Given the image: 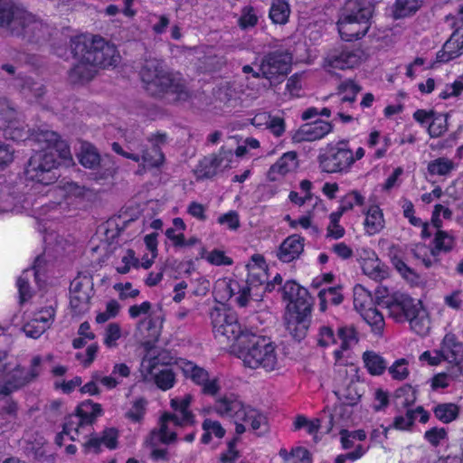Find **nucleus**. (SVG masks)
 I'll return each mask as SVG.
<instances>
[{"instance_id": "nucleus-1", "label": "nucleus", "mask_w": 463, "mask_h": 463, "mask_svg": "<svg viewBox=\"0 0 463 463\" xmlns=\"http://www.w3.org/2000/svg\"><path fill=\"white\" fill-rule=\"evenodd\" d=\"M39 140L46 142V147L31 157L25 175L28 180L49 185L57 179L55 169L60 165L59 159L71 160V151L68 145L53 131L41 133Z\"/></svg>"}, {"instance_id": "nucleus-2", "label": "nucleus", "mask_w": 463, "mask_h": 463, "mask_svg": "<svg viewBox=\"0 0 463 463\" xmlns=\"http://www.w3.org/2000/svg\"><path fill=\"white\" fill-rule=\"evenodd\" d=\"M241 343L236 350V355L245 366L251 369L261 368L266 372L281 367L283 355L269 338L251 333L244 336Z\"/></svg>"}, {"instance_id": "nucleus-3", "label": "nucleus", "mask_w": 463, "mask_h": 463, "mask_svg": "<svg viewBox=\"0 0 463 463\" xmlns=\"http://www.w3.org/2000/svg\"><path fill=\"white\" fill-rule=\"evenodd\" d=\"M389 316L397 323L408 322L411 330L420 336L427 335L431 328L430 311L420 299L404 294H395L385 301Z\"/></svg>"}, {"instance_id": "nucleus-4", "label": "nucleus", "mask_w": 463, "mask_h": 463, "mask_svg": "<svg viewBox=\"0 0 463 463\" xmlns=\"http://www.w3.org/2000/svg\"><path fill=\"white\" fill-rule=\"evenodd\" d=\"M284 298L288 301L285 314L288 332L298 340L305 337L310 325L311 301L307 290L294 281L283 287Z\"/></svg>"}, {"instance_id": "nucleus-5", "label": "nucleus", "mask_w": 463, "mask_h": 463, "mask_svg": "<svg viewBox=\"0 0 463 463\" xmlns=\"http://www.w3.org/2000/svg\"><path fill=\"white\" fill-rule=\"evenodd\" d=\"M149 145H143L139 135H127L126 147L119 144L113 143L112 149L118 155L138 163L144 169L160 167L165 156L161 146L166 143L165 134H157L148 139Z\"/></svg>"}, {"instance_id": "nucleus-6", "label": "nucleus", "mask_w": 463, "mask_h": 463, "mask_svg": "<svg viewBox=\"0 0 463 463\" xmlns=\"http://www.w3.org/2000/svg\"><path fill=\"white\" fill-rule=\"evenodd\" d=\"M140 77L146 89L153 95L171 92L177 94L179 99L187 97L184 84L160 60L146 59L140 70Z\"/></svg>"}, {"instance_id": "nucleus-7", "label": "nucleus", "mask_w": 463, "mask_h": 463, "mask_svg": "<svg viewBox=\"0 0 463 463\" xmlns=\"http://www.w3.org/2000/svg\"><path fill=\"white\" fill-rule=\"evenodd\" d=\"M214 411L222 417L234 420L237 434L244 433L248 428L254 431L266 430V417L257 409L243 404L234 396H226L218 400L214 405Z\"/></svg>"}, {"instance_id": "nucleus-8", "label": "nucleus", "mask_w": 463, "mask_h": 463, "mask_svg": "<svg viewBox=\"0 0 463 463\" xmlns=\"http://www.w3.org/2000/svg\"><path fill=\"white\" fill-rule=\"evenodd\" d=\"M373 12L369 2L349 1L337 22L341 38L352 42L364 37L371 26Z\"/></svg>"}, {"instance_id": "nucleus-9", "label": "nucleus", "mask_w": 463, "mask_h": 463, "mask_svg": "<svg viewBox=\"0 0 463 463\" xmlns=\"http://www.w3.org/2000/svg\"><path fill=\"white\" fill-rule=\"evenodd\" d=\"M364 155L365 151L363 147L360 146L354 152L350 147L349 141L342 139L327 144L321 150L318 162L323 172L345 175Z\"/></svg>"}, {"instance_id": "nucleus-10", "label": "nucleus", "mask_w": 463, "mask_h": 463, "mask_svg": "<svg viewBox=\"0 0 463 463\" xmlns=\"http://www.w3.org/2000/svg\"><path fill=\"white\" fill-rule=\"evenodd\" d=\"M76 52L85 51V59L97 67L109 68L116 66L120 60L119 52L114 44L98 36H78L73 41Z\"/></svg>"}, {"instance_id": "nucleus-11", "label": "nucleus", "mask_w": 463, "mask_h": 463, "mask_svg": "<svg viewBox=\"0 0 463 463\" xmlns=\"http://www.w3.org/2000/svg\"><path fill=\"white\" fill-rule=\"evenodd\" d=\"M0 26H7L15 34L34 36L47 29L43 21L26 10L15 7L7 0H0Z\"/></svg>"}, {"instance_id": "nucleus-12", "label": "nucleus", "mask_w": 463, "mask_h": 463, "mask_svg": "<svg viewBox=\"0 0 463 463\" xmlns=\"http://www.w3.org/2000/svg\"><path fill=\"white\" fill-rule=\"evenodd\" d=\"M268 279L266 269L257 268L248 271L246 284L241 287L236 280L222 279L215 283V292L222 300L236 296L240 307H246L250 299V292L259 286H263Z\"/></svg>"}, {"instance_id": "nucleus-13", "label": "nucleus", "mask_w": 463, "mask_h": 463, "mask_svg": "<svg viewBox=\"0 0 463 463\" xmlns=\"http://www.w3.org/2000/svg\"><path fill=\"white\" fill-rule=\"evenodd\" d=\"M43 358L34 355L28 367L11 363L0 381V394L7 396L33 383L42 372Z\"/></svg>"}, {"instance_id": "nucleus-14", "label": "nucleus", "mask_w": 463, "mask_h": 463, "mask_svg": "<svg viewBox=\"0 0 463 463\" xmlns=\"http://www.w3.org/2000/svg\"><path fill=\"white\" fill-rule=\"evenodd\" d=\"M102 414L101 405L90 400L82 402L74 414L69 415L63 425L62 433L57 435L56 442L61 445L63 436H68L71 440H78L80 435L85 434L95 419Z\"/></svg>"}, {"instance_id": "nucleus-15", "label": "nucleus", "mask_w": 463, "mask_h": 463, "mask_svg": "<svg viewBox=\"0 0 463 463\" xmlns=\"http://www.w3.org/2000/svg\"><path fill=\"white\" fill-rule=\"evenodd\" d=\"M210 317L214 336L221 342H234L233 352L236 354V350L242 345V338L251 333L243 331L235 313L224 307H214Z\"/></svg>"}, {"instance_id": "nucleus-16", "label": "nucleus", "mask_w": 463, "mask_h": 463, "mask_svg": "<svg viewBox=\"0 0 463 463\" xmlns=\"http://www.w3.org/2000/svg\"><path fill=\"white\" fill-rule=\"evenodd\" d=\"M173 358L166 352L157 355H146L141 363V373L146 380H153L162 391H167L175 383V374L166 365L172 363Z\"/></svg>"}, {"instance_id": "nucleus-17", "label": "nucleus", "mask_w": 463, "mask_h": 463, "mask_svg": "<svg viewBox=\"0 0 463 463\" xmlns=\"http://www.w3.org/2000/svg\"><path fill=\"white\" fill-rule=\"evenodd\" d=\"M175 364L186 378L201 386L204 394L215 395L219 392L221 385L217 376L210 375L205 369L185 359L180 358Z\"/></svg>"}, {"instance_id": "nucleus-18", "label": "nucleus", "mask_w": 463, "mask_h": 463, "mask_svg": "<svg viewBox=\"0 0 463 463\" xmlns=\"http://www.w3.org/2000/svg\"><path fill=\"white\" fill-rule=\"evenodd\" d=\"M363 60V52L355 49H335L324 59L323 68L333 72L334 70H347L358 66Z\"/></svg>"}, {"instance_id": "nucleus-19", "label": "nucleus", "mask_w": 463, "mask_h": 463, "mask_svg": "<svg viewBox=\"0 0 463 463\" xmlns=\"http://www.w3.org/2000/svg\"><path fill=\"white\" fill-rule=\"evenodd\" d=\"M93 284L91 279L84 277L71 281L70 288V306L76 315L83 314L90 308Z\"/></svg>"}, {"instance_id": "nucleus-20", "label": "nucleus", "mask_w": 463, "mask_h": 463, "mask_svg": "<svg viewBox=\"0 0 463 463\" xmlns=\"http://www.w3.org/2000/svg\"><path fill=\"white\" fill-rule=\"evenodd\" d=\"M357 257L364 274L370 279L381 281L389 276L388 267L381 261L373 249L369 247L359 248Z\"/></svg>"}, {"instance_id": "nucleus-21", "label": "nucleus", "mask_w": 463, "mask_h": 463, "mask_svg": "<svg viewBox=\"0 0 463 463\" xmlns=\"http://www.w3.org/2000/svg\"><path fill=\"white\" fill-rule=\"evenodd\" d=\"M180 427L179 422L169 412H165L159 419L158 428L154 429L148 437L146 439L145 443L151 446L158 445L159 443L170 444L177 439L176 429Z\"/></svg>"}, {"instance_id": "nucleus-22", "label": "nucleus", "mask_w": 463, "mask_h": 463, "mask_svg": "<svg viewBox=\"0 0 463 463\" xmlns=\"http://www.w3.org/2000/svg\"><path fill=\"white\" fill-rule=\"evenodd\" d=\"M292 58L288 52H273L261 62L260 71L263 77L271 80L277 76H284L290 71Z\"/></svg>"}, {"instance_id": "nucleus-23", "label": "nucleus", "mask_w": 463, "mask_h": 463, "mask_svg": "<svg viewBox=\"0 0 463 463\" xmlns=\"http://www.w3.org/2000/svg\"><path fill=\"white\" fill-rule=\"evenodd\" d=\"M54 315L55 311L52 306L35 312L23 326L25 335L33 339L39 338L52 326Z\"/></svg>"}, {"instance_id": "nucleus-24", "label": "nucleus", "mask_w": 463, "mask_h": 463, "mask_svg": "<svg viewBox=\"0 0 463 463\" xmlns=\"http://www.w3.org/2000/svg\"><path fill=\"white\" fill-rule=\"evenodd\" d=\"M333 126L328 121L317 120L302 125L293 135L292 139L296 143L315 141L321 139L329 134Z\"/></svg>"}, {"instance_id": "nucleus-25", "label": "nucleus", "mask_w": 463, "mask_h": 463, "mask_svg": "<svg viewBox=\"0 0 463 463\" xmlns=\"http://www.w3.org/2000/svg\"><path fill=\"white\" fill-rule=\"evenodd\" d=\"M463 54V24L451 34L436 54V61L449 62Z\"/></svg>"}, {"instance_id": "nucleus-26", "label": "nucleus", "mask_w": 463, "mask_h": 463, "mask_svg": "<svg viewBox=\"0 0 463 463\" xmlns=\"http://www.w3.org/2000/svg\"><path fill=\"white\" fill-rule=\"evenodd\" d=\"M364 219L363 222L364 233L373 236L380 233L384 226L385 220L383 210L377 204H371L363 211Z\"/></svg>"}, {"instance_id": "nucleus-27", "label": "nucleus", "mask_w": 463, "mask_h": 463, "mask_svg": "<svg viewBox=\"0 0 463 463\" xmlns=\"http://www.w3.org/2000/svg\"><path fill=\"white\" fill-rule=\"evenodd\" d=\"M192 401L193 396L191 394H185L184 397H175L170 401V406L174 411V413L171 414L177 420L181 428L192 425L194 422V415L189 410Z\"/></svg>"}, {"instance_id": "nucleus-28", "label": "nucleus", "mask_w": 463, "mask_h": 463, "mask_svg": "<svg viewBox=\"0 0 463 463\" xmlns=\"http://www.w3.org/2000/svg\"><path fill=\"white\" fill-rule=\"evenodd\" d=\"M304 250V240L298 234L286 238L280 244L277 257L283 262L298 259Z\"/></svg>"}, {"instance_id": "nucleus-29", "label": "nucleus", "mask_w": 463, "mask_h": 463, "mask_svg": "<svg viewBox=\"0 0 463 463\" xmlns=\"http://www.w3.org/2000/svg\"><path fill=\"white\" fill-rule=\"evenodd\" d=\"M73 52L75 56H78L80 60L70 72L71 80L74 83H83L85 81L90 80L97 72V65H94V63H90L86 61L85 51L77 53L75 50V44H73Z\"/></svg>"}, {"instance_id": "nucleus-30", "label": "nucleus", "mask_w": 463, "mask_h": 463, "mask_svg": "<svg viewBox=\"0 0 463 463\" xmlns=\"http://www.w3.org/2000/svg\"><path fill=\"white\" fill-rule=\"evenodd\" d=\"M298 166V155L294 151L287 152L271 165L269 171V178L276 181L288 173L295 171Z\"/></svg>"}, {"instance_id": "nucleus-31", "label": "nucleus", "mask_w": 463, "mask_h": 463, "mask_svg": "<svg viewBox=\"0 0 463 463\" xmlns=\"http://www.w3.org/2000/svg\"><path fill=\"white\" fill-rule=\"evenodd\" d=\"M14 109L11 107L9 101L5 99H0V116L5 120H8V126L4 129V136L6 138L19 141L24 138V130L15 126V123L12 121L14 117Z\"/></svg>"}, {"instance_id": "nucleus-32", "label": "nucleus", "mask_w": 463, "mask_h": 463, "mask_svg": "<svg viewBox=\"0 0 463 463\" xmlns=\"http://www.w3.org/2000/svg\"><path fill=\"white\" fill-rule=\"evenodd\" d=\"M439 352L443 360L451 364H459L463 359V347L452 334L444 336Z\"/></svg>"}, {"instance_id": "nucleus-33", "label": "nucleus", "mask_w": 463, "mask_h": 463, "mask_svg": "<svg viewBox=\"0 0 463 463\" xmlns=\"http://www.w3.org/2000/svg\"><path fill=\"white\" fill-rule=\"evenodd\" d=\"M118 430L114 428H109L104 430L101 436L96 435L90 438L85 446L89 450L95 453L99 452L102 446L109 449H114L118 444Z\"/></svg>"}, {"instance_id": "nucleus-34", "label": "nucleus", "mask_w": 463, "mask_h": 463, "mask_svg": "<svg viewBox=\"0 0 463 463\" xmlns=\"http://www.w3.org/2000/svg\"><path fill=\"white\" fill-rule=\"evenodd\" d=\"M162 326L163 324L159 317L149 316L137 323V329L146 343L151 344L158 340Z\"/></svg>"}, {"instance_id": "nucleus-35", "label": "nucleus", "mask_w": 463, "mask_h": 463, "mask_svg": "<svg viewBox=\"0 0 463 463\" xmlns=\"http://www.w3.org/2000/svg\"><path fill=\"white\" fill-rule=\"evenodd\" d=\"M338 336L341 340V345L340 348L334 351L335 363L341 362L344 358V353L354 346L358 342L357 334L352 327L341 328L338 332Z\"/></svg>"}, {"instance_id": "nucleus-36", "label": "nucleus", "mask_w": 463, "mask_h": 463, "mask_svg": "<svg viewBox=\"0 0 463 463\" xmlns=\"http://www.w3.org/2000/svg\"><path fill=\"white\" fill-rule=\"evenodd\" d=\"M202 430L203 433L201 437V442L203 444H209L213 439H222L226 432L218 420L210 418L203 420L202 423Z\"/></svg>"}, {"instance_id": "nucleus-37", "label": "nucleus", "mask_w": 463, "mask_h": 463, "mask_svg": "<svg viewBox=\"0 0 463 463\" xmlns=\"http://www.w3.org/2000/svg\"><path fill=\"white\" fill-rule=\"evenodd\" d=\"M457 169V165L449 158L441 156L431 160L427 166L430 175L448 176Z\"/></svg>"}, {"instance_id": "nucleus-38", "label": "nucleus", "mask_w": 463, "mask_h": 463, "mask_svg": "<svg viewBox=\"0 0 463 463\" xmlns=\"http://www.w3.org/2000/svg\"><path fill=\"white\" fill-rule=\"evenodd\" d=\"M290 8L286 0H273L269 9V18L274 24H285L289 17Z\"/></svg>"}, {"instance_id": "nucleus-39", "label": "nucleus", "mask_w": 463, "mask_h": 463, "mask_svg": "<svg viewBox=\"0 0 463 463\" xmlns=\"http://www.w3.org/2000/svg\"><path fill=\"white\" fill-rule=\"evenodd\" d=\"M434 251L436 255L439 252H449L453 250L456 245V238L452 232L439 230L434 236Z\"/></svg>"}, {"instance_id": "nucleus-40", "label": "nucleus", "mask_w": 463, "mask_h": 463, "mask_svg": "<svg viewBox=\"0 0 463 463\" xmlns=\"http://www.w3.org/2000/svg\"><path fill=\"white\" fill-rule=\"evenodd\" d=\"M363 360L368 372L373 375H381L386 369L384 359L375 352H364Z\"/></svg>"}, {"instance_id": "nucleus-41", "label": "nucleus", "mask_w": 463, "mask_h": 463, "mask_svg": "<svg viewBox=\"0 0 463 463\" xmlns=\"http://www.w3.org/2000/svg\"><path fill=\"white\" fill-rule=\"evenodd\" d=\"M78 157L80 163L87 168H93L99 163V155L96 148L90 143H82L80 145Z\"/></svg>"}, {"instance_id": "nucleus-42", "label": "nucleus", "mask_w": 463, "mask_h": 463, "mask_svg": "<svg viewBox=\"0 0 463 463\" xmlns=\"http://www.w3.org/2000/svg\"><path fill=\"white\" fill-rule=\"evenodd\" d=\"M375 335H381L384 328L383 316L373 307L360 314Z\"/></svg>"}, {"instance_id": "nucleus-43", "label": "nucleus", "mask_w": 463, "mask_h": 463, "mask_svg": "<svg viewBox=\"0 0 463 463\" xmlns=\"http://www.w3.org/2000/svg\"><path fill=\"white\" fill-rule=\"evenodd\" d=\"M411 253L420 260L425 267L430 268L437 261V255L433 248L423 243H416L411 247Z\"/></svg>"}, {"instance_id": "nucleus-44", "label": "nucleus", "mask_w": 463, "mask_h": 463, "mask_svg": "<svg viewBox=\"0 0 463 463\" xmlns=\"http://www.w3.org/2000/svg\"><path fill=\"white\" fill-rule=\"evenodd\" d=\"M433 412L439 420L449 423L458 418L459 409L454 403H440L434 407Z\"/></svg>"}, {"instance_id": "nucleus-45", "label": "nucleus", "mask_w": 463, "mask_h": 463, "mask_svg": "<svg viewBox=\"0 0 463 463\" xmlns=\"http://www.w3.org/2000/svg\"><path fill=\"white\" fill-rule=\"evenodd\" d=\"M354 305L360 314L374 307L371 293L361 286L354 288Z\"/></svg>"}, {"instance_id": "nucleus-46", "label": "nucleus", "mask_w": 463, "mask_h": 463, "mask_svg": "<svg viewBox=\"0 0 463 463\" xmlns=\"http://www.w3.org/2000/svg\"><path fill=\"white\" fill-rule=\"evenodd\" d=\"M219 173L213 155L203 157L194 168L198 179L211 178Z\"/></svg>"}, {"instance_id": "nucleus-47", "label": "nucleus", "mask_w": 463, "mask_h": 463, "mask_svg": "<svg viewBox=\"0 0 463 463\" xmlns=\"http://www.w3.org/2000/svg\"><path fill=\"white\" fill-rule=\"evenodd\" d=\"M121 336V326L117 322L109 323L104 328L103 344L108 348H115L118 346V341Z\"/></svg>"}, {"instance_id": "nucleus-48", "label": "nucleus", "mask_w": 463, "mask_h": 463, "mask_svg": "<svg viewBox=\"0 0 463 463\" xmlns=\"http://www.w3.org/2000/svg\"><path fill=\"white\" fill-rule=\"evenodd\" d=\"M35 269L36 266L34 265L32 269L24 270L22 275L17 279V287L21 302L27 300L31 297L29 289V279L33 276L36 280L38 279V271L35 270Z\"/></svg>"}, {"instance_id": "nucleus-49", "label": "nucleus", "mask_w": 463, "mask_h": 463, "mask_svg": "<svg viewBox=\"0 0 463 463\" xmlns=\"http://www.w3.org/2000/svg\"><path fill=\"white\" fill-rule=\"evenodd\" d=\"M343 214L337 210L329 214V222L326 227V237L338 240L345 236V230L340 224V219Z\"/></svg>"}, {"instance_id": "nucleus-50", "label": "nucleus", "mask_w": 463, "mask_h": 463, "mask_svg": "<svg viewBox=\"0 0 463 463\" xmlns=\"http://www.w3.org/2000/svg\"><path fill=\"white\" fill-rule=\"evenodd\" d=\"M420 0H396L394 18H403L414 14L420 8Z\"/></svg>"}, {"instance_id": "nucleus-51", "label": "nucleus", "mask_w": 463, "mask_h": 463, "mask_svg": "<svg viewBox=\"0 0 463 463\" xmlns=\"http://www.w3.org/2000/svg\"><path fill=\"white\" fill-rule=\"evenodd\" d=\"M121 306L116 299H110L106 303L105 309L99 311L95 317L97 324H104L115 317H117L120 312Z\"/></svg>"}, {"instance_id": "nucleus-52", "label": "nucleus", "mask_w": 463, "mask_h": 463, "mask_svg": "<svg viewBox=\"0 0 463 463\" xmlns=\"http://www.w3.org/2000/svg\"><path fill=\"white\" fill-rule=\"evenodd\" d=\"M186 229V225L183 219L176 217L173 220V227L168 228L165 231V236L175 247H178L179 244L183 243L184 232Z\"/></svg>"}, {"instance_id": "nucleus-53", "label": "nucleus", "mask_w": 463, "mask_h": 463, "mask_svg": "<svg viewBox=\"0 0 463 463\" xmlns=\"http://www.w3.org/2000/svg\"><path fill=\"white\" fill-rule=\"evenodd\" d=\"M364 203V196H363L360 192L354 190L343 197L337 211L344 214V213L352 210L354 206H361Z\"/></svg>"}, {"instance_id": "nucleus-54", "label": "nucleus", "mask_w": 463, "mask_h": 463, "mask_svg": "<svg viewBox=\"0 0 463 463\" xmlns=\"http://www.w3.org/2000/svg\"><path fill=\"white\" fill-rule=\"evenodd\" d=\"M215 165L219 172L224 171L232 167L234 161V153L232 149H226L222 146L217 154H212Z\"/></svg>"}, {"instance_id": "nucleus-55", "label": "nucleus", "mask_w": 463, "mask_h": 463, "mask_svg": "<svg viewBox=\"0 0 463 463\" xmlns=\"http://www.w3.org/2000/svg\"><path fill=\"white\" fill-rule=\"evenodd\" d=\"M258 20L259 11L251 5H246L241 9L238 23L241 28L247 29L255 26Z\"/></svg>"}, {"instance_id": "nucleus-56", "label": "nucleus", "mask_w": 463, "mask_h": 463, "mask_svg": "<svg viewBox=\"0 0 463 463\" xmlns=\"http://www.w3.org/2000/svg\"><path fill=\"white\" fill-rule=\"evenodd\" d=\"M448 130L447 117L440 113H436L427 128L430 137H439Z\"/></svg>"}, {"instance_id": "nucleus-57", "label": "nucleus", "mask_w": 463, "mask_h": 463, "mask_svg": "<svg viewBox=\"0 0 463 463\" xmlns=\"http://www.w3.org/2000/svg\"><path fill=\"white\" fill-rule=\"evenodd\" d=\"M391 261L395 269L403 279L411 282H414L418 279L419 277L417 273L410 268L400 256H392Z\"/></svg>"}, {"instance_id": "nucleus-58", "label": "nucleus", "mask_w": 463, "mask_h": 463, "mask_svg": "<svg viewBox=\"0 0 463 463\" xmlns=\"http://www.w3.org/2000/svg\"><path fill=\"white\" fill-rule=\"evenodd\" d=\"M392 378L397 381L405 380L409 374V361L405 358L396 360L388 369Z\"/></svg>"}, {"instance_id": "nucleus-59", "label": "nucleus", "mask_w": 463, "mask_h": 463, "mask_svg": "<svg viewBox=\"0 0 463 463\" xmlns=\"http://www.w3.org/2000/svg\"><path fill=\"white\" fill-rule=\"evenodd\" d=\"M139 260L133 250H128L121 258L120 263L117 266V271L120 274H127L131 268H138Z\"/></svg>"}, {"instance_id": "nucleus-60", "label": "nucleus", "mask_w": 463, "mask_h": 463, "mask_svg": "<svg viewBox=\"0 0 463 463\" xmlns=\"http://www.w3.org/2000/svg\"><path fill=\"white\" fill-rule=\"evenodd\" d=\"M339 91L343 94L342 100L354 102L355 96L361 90V87L353 80H345L339 85Z\"/></svg>"}, {"instance_id": "nucleus-61", "label": "nucleus", "mask_w": 463, "mask_h": 463, "mask_svg": "<svg viewBox=\"0 0 463 463\" xmlns=\"http://www.w3.org/2000/svg\"><path fill=\"white\" fill-rule=\"evenodd\" d=\"M413 412L411 410H408L405 414L394 417L389 430L393 428L398 430H410L414 423Z\"/></svg>"}, {"instance_id": "nucleus-62", "label": "nucleus", "mask_w": 463, "mask_h": 463, "mask_svg": "<svg viewBox=\"0 0 463 463\" xmlns=\"http://www.w3.org/2000/svg\"><path fill=\"white\" fill-rule=\"evenodd\" d=\"M443 301L448 307L457 311L461 310L463 308V290L459 288L452 290L444 296Z\"/></svg>"}, {"instance_id": "nucleus-63", "label": "nucleus", "mask_w": 463, "mask_h": 463, "mask_svg": "<svg viewBox=\"0 0 463 463\" xmlns=\"http://www.w3.org/2000/svg\"><path fill=\"white\" fill-rule=\"evenodd\" d=\"M113 288L118 293V298L121 300L134 299L140 294L139 289L134 288L130 282L116 283Z\"/></svg>"}, {"instance_id": "nucleus-64", "label": "nucleus", "mask_w": 463, "mask_h": 463, "mask_svg": "<svg viewBox=\"0 0 463 463\" xmlns=\"http://www.w3.org/2000/svg\"><path fill=\"white\" fill-rule=\"evenodd\" d=\"M320 301L330 302L335 305H338L343 300V296L340 292V288L329 287L323 288L318 293Z\"/></svg>"}]
</instances>
